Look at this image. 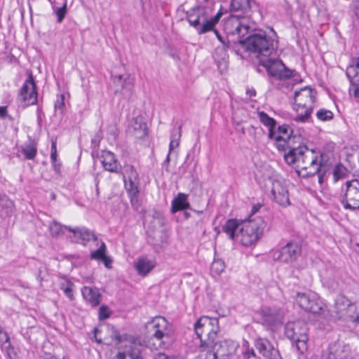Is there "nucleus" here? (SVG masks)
<instances>
[{
  "label": "nucleus",
  "mask_w": 359,
  "mask_h": 359,
  "mask_svg": "<svg viewBox=\"0 0 359 359\" xmlns=\"http://www.w3.org/2000/svg\"><path fill=\"white\" fill-rule=\"evenodd\" d=\"M265 227L264 221L259 217L243 222L239 229L241 244L247 247L255 244L262 236Z\"/></svg>",
  "instance_id": "nucleus-4"
},
{
  "label": "nucleus",
  "mask_w": 359,
  "mask_h": 359,
  "mask_svg": "<svg viewBox=\"0 0 359 359\" xmlns=\"http://www.w3.org/2000/svg\"><path fill=\"white\" fill-rule=\"evenodd\" d=\"M316 116L323 121H330L333 118V113L330 110L321 109L317 111Z\"/></svg>",
  "instance_id": "nucleus-44"
},
{
  "label": "nucleus",
  "mask_w": 359,
  "mask_h": 359,
  "mask_svg": "<svg viewBox=\"0 0 359 359\" xmlns=\"http://www.w3.org/2000/svg\"><path fill=\"white\" fill-rule=\"evenodd\" d=\"M225 268V264L222 260H215L212 265L211 269L212 271L215 272L217 274H220Z\"/></svg>",
  "instance_id": "nucleus-48"
},
{
  "label": "nucleus",
  "mask_w": 359,
  "mask_h": 359,
  "mask_svg": "<svg viewBox=\"0 0 359 359\" xmlns=\"http://www.w3.org/2000/svg\"><path fill=\"white\" fill-rule=\"evenodd\" d=\"M296 301L299 306L304 311L313 314H321L326 317V310L317 294L311 292H297Z\"/></svg>",
  "instance_id": "nucleus-8"
},
{
  "label": "nucleus",
  "mask_w": 359,
  "mask_h": 359,
  "mask_svg": "<svg viewBox=\"0 0 359 359\" xmlns=\"http://www.w3.org/2000/svg\"><path fill=\"white\" fill-rule=\"evenodd\" d=\"M123 182L131 204L134 206L138 201L140 180L139 174L132 165H126L123 170Z\"/></svg>",
  "instance_id": "nucleus-7"
},
{
  "label": "nucleus",
  "mask_w": 359,
  "mask_h": 359,
  "mask_svg": "<svg viewBox=\"0 0 359 359\" xmlns=\"http://www.w3.org/2000/svg\"><path fill=\"white\" fill-rule=\"evenodd\" d=\"M264 67L268 74L277 79L283 80L294 76V71L287 68L281 60H276L270 57L269 61H264L260 63Z\"/></svg>",
  "instance_id": "nucleus-13"
},
{
  "label": "nucleus",
  "mask_w": 359,
  "mask_h": 359,
  "mask_svg": "<svg viewBox=\"0 0 359 359\" xmlns=\"http://www.w3.org/2000/svg\"><path fill=\"white\" fill-rule=\"evenodd\" d=\"M243 356H244L245 359H250L251 358H252L254 359H257L253 349L247 351L244 353Z\"/></svg>",
  "instance_id": "nucleus-57"
},
{
  "label": "nucleus",
  "mask_w": 359,
  "mask_h": 359,
  "mask_svg": "<svg viewBox=\"0 0 359 359\" xmlns=\"http://www.w3.org/2000/svg\"><path fill=\"white\" fill-rule=\"evenodd\" d=\"M107 328L111 329L113 332L110 337H121L118 331L115 330V328L114 327H110L109 326H108Z\"/></svg>",
  "instance_id": "nucleus-63"
},
{
  "label": "nucleus",
  "mask_w": 359,
  "mask_h": 359,
  "mask_svg": "<svg viewBox=\"0 0 359 359\" xmlns=\"http://www.w3.org/2000/svg\"><path fill=\"white\" fill-rule=\"evenodd\" d=\"M262 323L273 330L281 325L285 318V312L283 309L276 307H265L260 311Z\"/></svg>",
  "instance_id": "nucleus-14"
},
{
  "label": "nucleus",
  "mask_w": 359,
  "mask_h": 359,
  "mask_svg": "<svg viewBox=\"0 0 359 359\" xmlns=\"http://www.w3.org/2000/svg\"><path fill=\"white\" fill-rule=\"evenodd\" d=\"M42 351L47 355V356H53L52 353L54 351V345L52 341L48 338L44 340L41 346Z\"/></svg>",
  "instance_id": "nucleus-45"
},
{
  "label": "nucleus",
  "mask_w": 359,
  "mask_h": 359,
  "mask_svg": "<svg viewBox=\"0 0 359 359\" xmlns=\"http://www.w3.org/2000/svg\"><path fill=\"white\" fill-rule=\"evenodd\" d=\"M294 347L296 348L297 351L300 352L301 353H303L304 351L307 350L308 348L307 340L297 338V340H295L294 341Z\"/></svg>",
  "instance_id": "nucleus-49"
},
{
  "label": "nucleus",
  "mask_w": 359,
  "mask_h": 359,
  "mask_svg": "<svg viewBox=\"0 0 359 359\" xmlns=\"http://www.w3.org/2000/svg\"><path fill=\"white\" fill-rule=\"evenodd\" d=\"M7 107L0 106V117L5 118L7 116Z\"/></svg>",
  "instance_id": "nucleus-62"
},
{
  "label": "nucleus",
  "mask_w": 359,
  "mask_h": 359,
  "mask_svg": "<svg viewBox=\"0 0 359 359\" xmlns=\"http://www.w3.org/2000/svg\"><path fill=\"white\" fill-rule=\"evenodd\" d=\"M154 359H175V358L173 356H170L164 353H159L154 356Z\"/></svg>",
  "instance_id": "nucleus-58"
},
{
  "label": "nucleus",
  "mask_w": 359,
  "mask_h": 359,
  "mask_svg": "<svg viewBox=\"0 0 359 359\" xmlns=\"http://www.w3.org/2000/svg\"><path fill=\"white\" fill-rule=\"evenodd\" d=\"M293 109L297 112V116L294 118V120L298 122L306 121L312 112V111H309V114L304 117V114L307 113V110L309 109L308 107L297 106V104L294 103Z\"/></svg>",
  "instance_id": "nucleus-36"
},
{
  "label": "nucleus",
  "mask_w": 359,
  "mask_h": 359,
  "mask_svg": "<svg viewBox=\"0 0 359 359\" xmlns=\"http://www.w3.org/2000/svg\"><path fill=\"white\" fill-rule=\"evenodd\" d=\"M350 351L348 345L337 340L334 344H330L327 350L323 353L320 359H344L348 356Z\"/></svg>",
  "instance_id": "nucleus-18"
},
{
  "label": "nucleus",
  "mask_w": 359,
  "mask_h": 359,
  "mask_svg": "<svg viewBox=\"0 0 359 359\" xmlns=\"http://www.w3.org/2000/svg\"><path fill=\"white\" fill-rule=\"evenodd\" d=\"M65 226H62L59 222L53 221L49 225V231L53 237H57L63 233L62 229Z\"/></svg>",
  "instance_id": "nucleus-39"
},
{
  "label": "nucleus",
  "mask_w": 359,
  "mask_h": 359,
  "mask_svg": "<svg viewBox=\"0 0 359 359\" xmlns=\"http://www.w3.org/2000/svg\"><path fill=\"white\" fill-rule=\"evenodd\" d=\"M189 206V203L187 201V196L185 194L179 193L172 202V212H176L188 209Z\"/></svg>",
  "instance_id": "nucleus-32"
},
{
  "label": "nucleus",
  "mask_w": 359,
  "mask_h": 359,
  "mask_svg": "<svg viewBox=\"0 0 359 359\" xmlns=\"http://www.w3.org/2000/svg\"><path fill=\"white\" fill-rule=\"evenodd\" d=\"M170 338H140V341L144 345V347H149L151 350L165 349L168 348L171 341L168 340Z\"/></svg>",
  "instance_id": "nucleus-26"
},
{
  "label": "nucleus",
  "mask_w": 359,
  "mask_h": 359,
  "mask_svg": "<svg viewBox=\"0 0 359 359\" xmlns=\"http://www.w3.org/2000/svg\"><path fill=\"white\" fill-rule=\"evenodd\" d=\"M66 11H67L66 4H64V5L62 7L58 8L57 9L56 15L57 16V22H61L63 20V19L65 18V15H66Z\"/></svg>",
  "instance_id": "nucleus-51"
},
{
  "label": "nucleus",
  "mask_w": 359,
  "mask_h": 359,
  "mask_svg": "<svg viewBox=\"0 0 359 359\" xmlns=\"http://www.w3.org/2000/svg\"><path fill=\"white\" fill-rule=\"evenodd\" d=\"M261 207H262V205L260 203L254 205L252 208L250 214L248 219H255L256 217L252 218V217L255 213H257L259 211V210L261 208Z\"/></svg>",
  "instance_id": "nucleus-55"
},
{
  "label": "nucleus",
  "mask_w": 359,
  "mask_h": 359,
  "mask_svg": "<svg viewBox=\"0 0 359 359\" xmlns=\"http://www.w3.org/2000/svg\"><path fill=\"white\" fill-rule=\"evenodd\" d=\"M114 83L120 87V93L126 99H130L134 91V79L130 75L123 77V75L114 76Z\"/></svg>",
  "instance_id": "nucleus-23"
},
{
  "label": "nucleus",
  "mask_w": 359,
  "mask_h": 359,
  "mask_svg": "<svg viewBox=\"0 0 359 359\" xmlns=\"http://www.w3.org/2000/svg\"><path fill=\"white\" fill-rule=\"evenodd\" d=\"M52 165L53 167L55 172L56 173L59 174L60 172L61 163L60 162H58L57 161H56L54 163H52Z\"/></svg>",
  "instance_id": "nucleus-61"
},
{
  "label": "nucleus",
  "mask_w": 359,
  "mask_h": 359,
  "mask_svg": "<svg viewBox=\"0 0 359 359\" xmlns=\"http://www.w3.org/2000/svg\"><path fill=\"white\" fill-rule=\"evenodd\" d=\"M271 194L274 201L282 206L290 204L287 189L279 180H274L272 182Z\"/></svg>",
  "instance_id": "nucleus-21"
},
{
  "label": "nucleus",
  "mask_w": 359,
  "mask_h": 359,
  "mask_svg": "<svg viewBox=\"0 0 359 359\" xmlns=\"http://www.w3.org/2000/svg\"><path fill=\"white\" fill-rule=\"evenodd\" d=\"M107 132L114 136V138H116L118 135V130L116 124L109 125L107 128Z\"/></svg>",
  "instance_id": "nucleus-54"
},
{
  "label": "nucleus",
  "mask_w": 359,
  "mask_h": 359,
  "mask_svg": "<svg viewBox=\"0 0 359 359\" xmlns=\"http://www.w3.org/2000/svg\"><path fill=\"white\" fill-rule=\"evenodd\" d=\"M181 130L182 126H180L178 127V130L176 132V133H172L171 135V140L169 144V150L170 152L172 151V150L175 148L179 146L180 144V139L181 137Z\"/></svg>",
  "instance_id": "nucleus-41"
},
{
  "label": "nucleus",
  "mask_w": 359,
  "mask_h": 359,
  "mask_svg": "<svg viewBox=\"0 0 359 359\" xmlns=\"http://www.w3.org/2000/svg\"><path fill=\"white\" fill-rule=\"evenodd\" d=\"M258 118L260 122L265 126L269 128V138L272 139L275 135V128L276 121L274 118L270 117L264 111H259L257 113Z\"/></svg>",
  "instance_id": "nucleus-30"
},
{
  "label": "nucleus",
  "mask_w": 359,
  "mask_h": 359,
  "mask_svg": "<svg viewBox=\"0 0 359 359\" xmlns=\"http://www.w3.org/2000/svg\"><path fill=\"white\" fill-rule=\"evenodd\" d=\"M97 344L116 346V353L112 359H143L141 352L144 345L140 338H113L111 342L103 341L102 338H91Z\"/></svg>",
  "instance_id": "nucleus-2"
},
{
  "label": "nucleus",
  "mask_w": 359,
  "mask_h": 359,
  "mask_svg": "<svg viewBox=\"0 0 359 359\" xmlns=\"http://www.w3.org/2000/svg\"><path fill=\"white\" fill-rule=\"evenodd\" d=\"M273 139L276 141L275 145L276 148L280 151H285L287 149H289L290 151L292 148H296L292 145V142L294 140H286L284 136L274 135Z\"/></svg>",
  "instance_id": "nucleus-35"
},
{
  "label": "nucleus",
  "mask_w": 359,
  "mask_h": 359,
  "mask_svg": "<svg viewBox=\"0 0 359 359\" xmlns=\"http://www.w3.org/2000/svg\"><path fill=\"white\" fill-rule=\"evenodd\" d=\"M346 189L342 190L343 194L339 200L345 209L355 210L359 208V181L353 180L347 181Z\"/></svg>",
  "instance_id": "nucleus-11"
},
{
  "label": "nucleus",
  "mask_w": 359,
  "mask_h": 359,
  "mask_svg": "<svg viewBox=\"0 0 359 359\" xmlns=\"http://www.w3.org/2000/svg\"><path fill=\"white\" fill-rule=\"evenodd\" d=\"M284 158L289 165L297 163L298 165L307 166L313 164L315 161L318 160L314 150L309 149L305 145L292 148L287 153L284 154Z\"/></svg>",
  "instance_id": "nucleus-6"
},
{
  "label": "nucleus",
  "mask_w": 359,
  "mask_h": 359,
  "mask_svg": "<svg viewBox=\"0 0 359 359\" xmlns=\"http://www.w3.org/2000/svg\"><path fill=\"white\" fill-rule=\"evenodd\" d=\"M246 95L251 99L252 97H255L256 95V90L253 88H248L246 89Z\"/></svg>",
  "instance_id": "nucleus-60"
},
{
  "label": "nucleus",
  "mask_w": 359,
  "mask_h": 359,
  "mask_svg": "<svg viewBox=\"0 0 359 359\" xmlns=\"http://www.w3.org/2000/svg\"><path fill=\"white\" fill-rule=\"evenodd\" d=\"M217 338H197L200 342V353L198 359H217L219 355H224L222 341Z\"/></svg>",
  "instance_id": "nucleus-10"
},
{
  "label": "nucleus",
  "mask_w": 359,
  "mask_h": 359,
  "mask_svg": "<svg viewBox=\"0 0 359 359\" xmlns=\"http://www.w3.org/2000/svg\"><path fill=\"white\" fill-rule=\"evenodd\" d=\"M106 250H107V248H106L105 243L104 242H102L101 245L100 246V248L97 250L93 251L91 252L90 258L92 259L100 261L105 256Z\"/></svg>",
  "instance_id": "nucleus-42"
},
{
  "label": "nucleus",
  "mask_w": 359,
  "mask_h": 359,
  "mask_svg": "<svg viewBox=\"0 0 359 359\" xmlns=\"http://www.w3.org/2000/svg\"><path fill=\"white\" fill-rule=\"evenodd\" d=\"M316 93L311 88L306 86L299 90L294 92V103L297 106L308 107L307 113L304 114V117L309 114V111H313V103L316 100Z\"/></svg>",
  "instance_id": "nucleus-17"
},
{
  "label": "nucleus",
  "mask_w": 359,
  "mask_h": 359,
  "mask_svg": "<svg viewBox=\"0 0 359 359\" xmlns=\"http://www.w3.org/2000/svg\"><path fill=\"white\" fill-rule=\"evenodd\" d=\"M65 229L74 233V236H79L83 242H88L91 240L97 241L95 234L86 228L72 229L70 226H65Z\"/></svg>",
  "instance_id": "nucleus-29"
},
{
  "label": "nucleus",
  "mask_w": 359,
  "mask_h": 359,
  "mask_svg": "<svg viewBox=\"0 0 359 359\" xmlns=\"http://www.w3.org/2000/svg\"><path fill=\"white\" fill-rule=\"evenodd\" d=\"M37 95L34 76L32 74H29L20 91V95L24 106L36 104L38 100Z\"/></svg>",
  "instance_id": "nucleus-16"
},
{
  "label": "nucleus",
  "mask_w": 359,
  "mask_h": 359,
  "mask_svg": "<svg viewBox=\"0 0 359 359\" xmlns=\"http://www.w3.org/2000/svg\"><path fill=\"white\" fill-rule=\"evenodd\" d=\"M249 29V26L241 24L238 20L236 21L235 32L240 37L238 44L245 51L254 54L259 59V63L269 61L270 57L276 55L278 48L276 32L273 28L269 32L257 29L243 38L248 33Z\"/></svg>",
  "instance_id": "nucleus-1"
},
{
  "label": "nucleus",
  "mask_w": 359,
  "mask_h": 359,
  "mask_svg": "<svg viewBox=\"0 0 359 359\" xmlns=\"http://www.w3.org/2000/svg\"><path fill=\"white\" fill-rule=\"evenodd\" d=\"M346 169L341 165H337L333 170V177L335 182L346 176Z\"/></svg>",
  "instance_id": "nucleus-43"
},
{
  "label": "nucleus",
  "mask_w": 359,
  "mask_h": 359,
  "mask_svg": "<svg viewBox=\"0 0 359 359\" xmlns=\"http://www.w3.org/2000/svg\"><path fill=\"white\" fill-rule=\"evenodd\" d=\"M332 313V317L335 320L359 323V314L356 313L355 306L343 294L337 297Z\"/></svg>",
  "instance_id": "nucleus-5"
},
{
  "label": "nucleus",
  "mask_w": 359,
  "mask_h": 359,
  "mask_svg": "<svg viewBox=\"0 0 359 359\" xmlns=\"http://www.w3.org/2000/svg\"><path fill=\"white\" fill-rule=\"evenodd\" d=\"M127 133L129 135L135 139H143L148 134L147 124L143 120V117L138 116L133 118L128 126Z\"/></svg>",
  "instance_id": "nucleus-20"
},
{
  "label": "nucleus",
  "mask_w": 359,
  "mask_h": 359,
  "mask_svg": "<svg viewBox=\"0 0 359 359\" xmlns=\"http://www.w3.org/2000/svg\"><path fill=\"white\" fill-rule=\"evenodd\" d=\"M346 76L354 87L353 95L359 97V56L353 58L346 69Z\"/></svg>",
  "instance_id": "nucleus-22"
},
{
  "label": "nucleus",
  "mask_w": 359,
  "mask_h": 359,
  "mask_svg": "<svg viewBox=\"0 0 359 359\" xmlns=\"http://www.w3.org/2000/svg\"><path fill=\"white\" fill-rule=\"evenodd\" d=\"M255 346L268 359H282L278 349L273 347L267 338H256Z\"/></svg>",
  "instance_id": "nucleus-19"
},
{
  "label": "nucleus",
  "mask_w": 359,
  "mask_h": 359,
  "mask_svg": "<svg viewBox=\"0 0 359 359\" xmlns=\"http://www.w3.org/2000/svg\"><path fill=\"white\" fill-rule=\"evenodd\" d=\"M56 144V140H52L50 149L51 153H57Z\"/></svg>",
  "instance_id": "nucleus-64"
},
{
  "label": "nucleus",
  "mask_w": 359,
  "mask_h": 359,
  "mask_svg": "<svg viewBox=\"0 0 359 359\" xmlns=\"http://www.w3.org/2000/svg\"><path fill=\"white\" fill-rule=\"evenodd\" d=\"M109 316V312L108 311V308L104 305L101 306L99 309L100 319H106Z\"/></svg>",
  "instance_id": "nucleus-53"
},
{
  "label": "nucleus",
  "mask_w": 359,
  "mask_h": 359,
  "mask_svg": "<svg viewBox=\"0 0 359 359\" xmlns=\"http://www.w3.org/2000/svg\"><path fill=\"white\" fill-rule=\"evenodd\" d=\"M135 267L139 275L145 276L155 267V262L147 257H142L137 259Z\"/></svg>",
  "instance_id": "nucleus-28"
},
{
  "label": "nucleus",
  "mask_w": 359,
  "mask_h": 359,
  "mask_svg": "<svg viewBox=\"0 0 359 359\" xmlns=\"http://www.w3.org/2000/svg\"><path fill=\"white\" fill-rule=\"evenodd\" d=\"M302 254V246L294 241L288 242L280 250L273 252L274 259L287 264H292L297 260Z\"/></svg>",
  "instance_id": "nucleus-12"
},
{
  "label": "nucleus",
  "mask_w": 359,
  "mask_h": 359,
  "mask_svg": "<svg viewBox=\"0 0 359 359\" xmlns=\"http://www.w3.org/2000/svg\"><path fill=\"white\" fill-rule=\"evenodd\" d=\"M100 161L104 170L116 173L121 172V166L116 158L114 154L112 152L109 151H103Z\"/></svg>",
  "instance_id": "nucleus-24"
},
{
  "label": "nucleus",
  "mask_w": 359,
  "mask_h": 359,
  "mask_svg": "<svg viewBox=\"0 0 359 359\" xmlns=\"http://www.w3.org/2000/svg\"><path fill=\"white\" fill-rule=\"evenodd\" d=\"M65 108V96L64 95H60L57 100L55 102V111H60V113L62 114Z\"/></svg>",
  "instance_id": "nucleus-50"
},
{
  "label": "nucleus",
  "mask_w": 359,
  "mask_h": 359,
  "mask_svg": "<svg viewBox=\"0 0 359 359\" xmlns=\"http://www.w3.org/2000/svg\"><path fill=\"white\" fill-rule=\"evenodd\" d=\"M210 32H213L217 38L218 39V40L226 48H229L230 47V41L229 40H225V39L224 37L222 36V35L219 33V32L215 29V27H214V29L212 30H211Z\"/></svg>",
  "instance_id": "nucleus-52"
},
{
  "label": "nucleus",
  "mask_w": 359,
  "mask_h": 359,
  "mask_svg": "<svg viewBox=\"0 0 359 359\" xmlns=\"http://www.w3.org/2000/svg\"><path fill=\"white\" fill-rule=\"evenodd\" d=\"M239 225L240 224L237 219H228L222 226V230L231 239H234L236 236V231H237Z\"/></svg>",
  "instance_id": "nucleus-34"
},
{
  "label": "nucleus",
  "mask_w": 359,
  "mask_h": 359,
  "mask_svg": "<svg viewBox=\"0 0 359 359\" xmlns=\"http://www.w3.org/2000/svg\"><path fill=\"white\" fill-rule=\"evenodd\" d=\"M222 15L223 13L219 11L214 16L209 17L205 7L196 6L186 12V18L201 35L212 30Z\"/></svg>",
  "instance_id": "nucleus-3"
},
{
  "label": "nucleus",
  "mask_w": 359,
  "mask_h": 359,
  "mask_svg": "<svg viewBox=\"0 0 359 359\" xmlns=\"http://www.w3.org/2000/svg\"><path fill=\"white\" fill-rule=\"evenodd\" d=\"M81 292L83 298L92 306H97L100 304L101 294L97 288L85 286L82 288Z\"/></svg>",
  "instance_id": "nucleus-27"
},
{
  "label": "nucleus",
  "mask_w": 359,
  "mask_h": 359,
  "mask_svg": "<svg viewBox=\"0 0 359 359\" xmlns=\"http://www.w3.org/2000/svg\"><path fill=\"white\" fill-rule=\"evenodd\" d=\"M353 13L359 19V0H355Z\"/></svg>",
  "instance_id": "nucleus-59"
},
{
  "label": "nucleus",
  "mask_w": 359,
  "mask_h": 359,
  "mask_svg": "<svg viewBox=\"0 0 359 359\" xmlns=\"http://www.w3.org/2000/svg\"><path fill=\"white\" fill-rule=\"evenodd\" d=\"M252 1L253 0H231L230 4L231 11L247 14L251 10Z\"/></svg>",
  "instance_id": "nucleus-31"
},
{
  "label": "nucleus",
  "mask_w": 359,
  "mask_h": 359,
  "mask_svg": "<svg viewBox=\"0 0 359 359\" xmlns=\"http://www.w3.org/2000/svg\"><path fill=\"white\" fill-rule=\"evenodd\" d=\"M194 330L197 337L217 335L219 330L218 319L202 316L195 323Z\"/></svg>",
  "instance_id": "nucleus-15"
},
{
  "label": "nucleus",
  "mask_w": 359,
  "mask_h": 359,
  "mask_svg": "<svg viewBox=\"0 0 359 359\" xmlns=\"http://www.w3.org/2000/svg\"><path fill=\"white\" fill-rule=\"evenodd\" d=\"M308 327L306 322L297 320L287 323L285 325L286 337H303L307 335Z\"/></svg>",
  "instance_id": "nucleus-25"
},
{
  "label": "nucleus",
  "mask_w": 359,
  "mask_h": 359,
  "mask_svg": "<svg viewBox=\"0 0 359 359\" xmlns=\"http://www.w3.org/2000/svg\"><path fill=\"white\" fill-rule=\"evenodd\" d=\"M102 139V132L98 131L91 140V148L93 149V151H95L99 149L100 143Z\"/></svg>",
  "instance_id": "nucleus-47"
},
{
  "label": "nucleus",
  "mask_w": 359,
  "mask_h": 359,
  "mask_svg": "<svg viewBox=\"0 0 359 359\" xmlns=\"http://www.w3.org/2000/svg\"><path fill=\"white\" fill-rule=\"evenodd\" d=\"M1 348L10 357H11L12 354H15L14 348L11 345V338H4V341H2Z\"/></svg>",
  "instance_id": "nucleus-46"
},
{
  "label": "nucleus",
  "mask_w": 359,
  "mask_h": 359,
  "mask_svg": "<svg viewBox=\"0 0 359 359\" xmlns=\"http://www.w3.org/2000/svg\"><path fill=\"white\" fill-rule=\"evenodd\" d=\"M278 135L284 136L286 138V140H294V139L297 138L295 135H292V129L288 125L286 124H283L282 126H278Z\"/></svg>",
  "instance_id": "nucleus-37"
},
{
  "label": "nucleus",
  "mask_w": 359,
  "mask_h": 359,
  "mask_svg": "<svg viewBox=\"0 0 359 359\" xmlns=\"http://www.w3.org/2000/svg\"><path fill=\"white\" fill-rule=\"evenodd\" d=\"M321 162L318 160L315 161L313 164L309 165V166L304 165H297V167L301 169V172H304L303 176L311 177L316 173L320 172L321 170Z\"/></svg>",
  "instance_id": "nucleus-33"
},
{
  "label": "nucleus",
  "mask_w": 359,
  "mask_h": 359,
  "mask_svg": "<svg viewBox=\"0 0 359 359\" xmlns=\"http://www.w3.org/2000/svg\"><path fill=\"white\" fill-rule=\"evenodd\" d=\"M22 151L27 159L32 160L36 155L37 149L33 143H29L23 147Z\"/></svg>",
  "instance_id": "nucleus-38"
},
{
  "label": "nucleus",
  "mask_w": 359,
  "mask_h": 359,
  "mask_svg": "<svg viewBox=\"0 0 359 359\" xmlns=\"http://www.w3.org/2000/svg\"><path fill=\"white\" fill-rule=\"evenodd\" d=\"M100 261L104 263L107 269H111L112 259L109 257L105 255Z\"/></svg>",
  "instance_id": "nucleus-56"
},
{
  "label": "nucleus",
  "mask_w": 359,
  "mask_h": 359,
  "mask_svg": "<svg viewBox=\"0 0 359 359\" xmlns=\"http://www.w3.org/2000/svg\"><path fill=\"white\" fill-rule=\"evenodd\" d=\"M172 325L165 318L157 316L145 323L143 332L147 337H169Z\"/></svg>",
  "instance_id": "nucleus-9"
},
{
  "label": "nucleus",
  "mask_w": 359,
  "mask_h": 359,
  "mask_svg": "<svg viewBox=\"0 0 359 359\" xmlns=\"http://www.w3.org/2000/svg\"><path fill=\"white\" fill-rule=\"evenodd\" d=\"M73 287L74 284L69 280H65V283L60 284V289L70 300L74 299Z\"/></svg>",
  "instance_id": "nucleus-40"
}]
</instances>
